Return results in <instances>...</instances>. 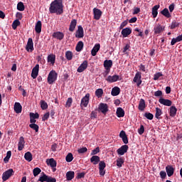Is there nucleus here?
<instances>
[{
    "label": "nucleus",
    "mask_w": 182,
    "mask_h": 182,
    "mask_svg": "<svg viewBox=\"0 0 182 182\" xmlns=\"http://www.w3.org/2000/svg\"><path fill=\"white\" fill-rule=\"evenodd\" d=\"M42 170H41L40 168H35L33 170V174L34 176V177H36L37 176H39V174H41Z\"/></svg>",
    "instance_id": "49530a36"
},
{
    "label": "nucleus",
    "mask_w": 182,
    "mask_h": 182,
    "mask_svg": "<svg viewBox=\"0 0 182 182\" xmlns=\"http://www.w3.org/2000/svg\"><path fill=\"white\" fill-rule=\"evenodd\" d=\"M24 159L25 160H26V161H32V160L33 159V158L32 157V153H31L30 151L26 152L24 154Z\"/></svg>",
    "instance_id": "4c0bfd02"
},
{
    "label": "nucleus",
    "mask_w": 182,
    "mask_h": 182,
    "mask_svg": "<svg viewBox=\"0 0 182 182\" xmlns=\"http://www.w3.org/2000/svg\"><path fill=\"white\" fill-rule=\"evenodd\" d=\"M17 9L18 11H20L21 12L25 11V5L22 1H20L17 4Z\"/></svg>",
    "instance_id": "a19ab883"
},
{
    "label": "nucleus",
    "mask_w": 182,
    "mask_h": 182,
    "mask_svg": "<svg viewBox=\"0 0 182 182\" xmlns=\"http://www.w3.org/2000/svg\"><path fill=\"white\" fill-rule=\"evenodd\" d=\"M86 151H87V148L86 147H82L77 150L79 154H83L84 153H86Z\"/></svg>",
    "instance_id": "bf43d9fd"
},
{
    "label": "nucleus",
    "mask_w": 182,
    "mask_h": 182,
    "mask_svg": "<svg viewBox=\"0 0 182 182\" xmlns=\"http://www.w3.org/2000/svg\"><path fill=\"white\" fill-rule=\"evenodd\" d=\"M117 117H124V109L122 107H118L117 109Z\"/></svg>",
    "instance_id": "2f4dec72"
},
{
    "label": "nucleus",
    "mask_w": 182,
    "mask_h": 182,
    "mask_svg": "<svg viewBox=\"0 0 182 182\" xmlns=\"http://www.w3.org/2000/svg\"><path fill=\"white\" fill-rule=\"evenodd\" d=\"M65 58L68 60H72L73 58V53L70 50H68L65 53Z\"/></svg>",
    "instance_id": "79ce46f5"
},
{
    "label": "nucleus",
    "mask_w": 182,
    "mask_h": 182,
    "mask_svg": "<svg viewBox=\"0 0 182 182\" xmlns=\"http://www.w3.org/2000/svg\"><path fill=\"white\" fill-rule=\"evenodd\" d=\"M29 127L34 130L36 133H38V132H39V125L36 124H30Z\"/></svg>",
    "instance_id": "37998d69"
},
{
    "label": "nucleus",
    "mask_w": 182,
    "mask_h": 182,
    "mask_svg": "<svg viewBox=\"0 0 182 182\" xmlns=\"http://www.w3.org/2000/svg\"><path fill=\"white\" fill-rule=\"evenodd\" d=\"M161 15H164L166 18H171V14L168 11V9L165 8L161 11Z\"/></svg>",
    "instance_id": "c9c22d12"
},
{
    "label": "nucleus",
    "mask_w": 182,
    "mask_h": 182,
    "mask_svg": "<svg viewBox=\"0 0 182 182\" xmlns=\"http://www.w3.org/2000/svg\"><path fill=\"white\" fill-rule=\"evenodd\" d=\"M50 14H55L56 15H62L63 14V0H54L50 4Z\"/></svg>",
    "instance_id": "f257e3e1"
},
{
    "label": "nucleus",
    "mask_w": 182,
    "mask_h": 182,
    "mask_svg": "<svg viewBox=\"0 0 182 182\" xmlns=\"http://www.w3.org/2000/svg\"><path fill=\"white\" fill-rule=\"evenodd\" d=\"M98 110L99 112H102L103 114H106L109 112V106H107V104L100 103Z\"/></svg>",
    "instance_id": "6e6552de"
},
{
    "label": "nucleus",
    "mask_w": 182,
    "mask_h": 182,
    "mask_svg": "<svg viewBox=\"0 0 182 182\" xmlns=\"http://www.w3.org/2000/svg\"><path fill=\"white\" fill-rule=\"evenodd\" d=\"M87 60H84L77 69V72H78V73H82V72H85V70L87 69Z\"/></svg>",
    "instance_id": "9b49d317"
},
{
    "label": "nucleus",
    "mask_w": 182,
    "mask_h": 182,
    "mask_svg": "<svg viewBox=\"0 0 182 182\" xmlns=\"http://www.w3.org/2000/svg\"><path fill=\"white\" fill-rule=\"evenodd\" d=\"M72 103H73V99H72V97H68L65 103V107H70L72 106Z\"/></svg>",
    "instance_id": "864d4df0"
},
{
    "label": "nucleus",
    "mask_w": 182,
    "mask_h": 182,
    "mask_svg": "<svg viewBox=\"0 0 182 182\" xmlns=\"http://www.w3.org/2000/svg\"><path fill=\"white\" fill-rule=\"evenodd\" d=\"M180 26V23L173 21L171 23V25L170 26V29H176V28H178V26Z\"/></svg>",
    "instance_id": "603ef678"
},
{
    "label": "nucleus",
    "mask_w": 182,
    "mask_h": 182,
    "mask_svg": "<svg viewBox=\"0 0 182 182\" xmlns=\"http://www.w3.org/2000/svg\"><path fill=\"white\" fill-rule=\"evenodd\" d=\"M121 33H122L123 38H127V36L129 35H130V33H132V28H125L122 29Z\"/></svg>",
    "instance_id": "b1692460"
},
{
    "label": "nucleus",
    "mask_w": 182,
    "mask_h": 182,
    "mask_svg": "<svg viewBox=\"0 0 182 182\" xmlns=\"http://www.w3.org/2000/svg\"><path fill=\"white\" fill-rule=\"evenodd\" d=\"M124 164V159L123 158H118L117 159V167H122V166Z\"/></svg>",
    "instance_id": "de8ad7c7"
},
{
    "label": "nucleus",
    "mask_w": 182,
    "mask_h": 182,
    "mask_svg": "<svg viewBox=\"0 0 182 182\" xmlns=\"http://www.w3.org/2000/svg\"><path fill=\"white\" fill-rule=\"evenodd\" d=\"M41 107L42 110H46L48 109V102L44 100H41L40 102Z\"/></svg>",
    "instance_id": "c03bdc74"
},
{
    "label": "nucleus",
    "mask_w": 182,
    "mask_h": 182,
    "mask_svg": "<svg viewBox=\"0 0 182 182\" xmlns=\"http://www.w3.org/2000/svg\"><path fill=\"white\" fill-rule=\"evenodd\" d=\"M160 8V5H155L152 8V16L153 18H157V15H159V9Z\"/></svg>",
    "instance_id": "cd10ccee"
},
{
    "label": "nucleus",
    "mask_w": 182,
    "mask_h": 182,
    "mask_svg": "<svg viewBox=\"0 0 182 182\" xmlns=\"http://www.w3.org/2000/svg\"><path fill=\"white\" fill-rule=\"evenodd\" d=\"M95 95L97 97H102V96H103V90L101 88L96 90Z\"/></svg>",
    "instance_id": "3c124183"
},
{
    "label": "nucleus",
    "mask_w": 182,
    "mask_h": 182,
    "mask_svg": "<svg viewBox=\"0 0 182 182\" xmlns=\"http://www.w3.org/2000/svg\"><path fill=\"white\" fill-rule=\"evenodd\" d=\"M161 76H163V73H156L154 75V80H159V79L160 77H161Z\"/></svg>",
    "instance_id": "4d7b16f0"
},
{
    "label": "nucleus",
    "mask_w": 182,
    "mask_h": 182,
    "mask_svg": "<svg viewBox=\"0 0 182 182\" xmlns=\"http://www.w3.org/2000/svg\"><path fill=\"white\" fill-rule=\"evenodd\" d=\"M19 25H21V21H19L18 19L15 20L13 23H12V28L13 29H16V28H18V26H19Z\"/></svg>",
    "instance_id": "09e8293b"
},
{
    "label": "nucleus",
    "mask_w": 182,
    "mask_h": 182,
    "mask_svg": "<svg viewBox=\"0 0 182 182\" xmlns=\"http://www.w3.org/2000/svg\"><path fill=\"white\" fill-rule=\"evenodd\" d=\"M26 50L27 52H33V40H32V38H29L27 42V45L26 46Z\"/></svg>",
    "instance_id": "f8f14e48"
},
{
    "label": "nucleus",
    "mask_w": 182,
    "mask_h": 182,
    "mask_svg": "<svg viewBox=\"0 0 182 182\" xmlns=\"http://www.w3.org/2000/svg\"><path fill=\"white\" fill-rule=\"evenodd\" d=\"M85 176H86V173L85 172L78 173L76 178H77L78 180L80 178H85Z\"/></svg>",
    "instance_id": "052dcab7"
},
{
    "label": "nucleus",
    "mask_w": 182,
    "mask_h": 182,
    "mask_svg": "<svg viewBox=\"0 0 182 182\" xmlns=\"http://www.w3.org/2000/svg\"><path fill=\"white\" fill-rule=\"evenodd\" d=\"M113 66V61L112 60H105L104 61V68H105L107 73H110V69Z\"/></svg>",
    "instance_id": "39448f33"
},
{
    "label": "nucleus",
    "mask_w": 182,
    "mask_h": 182,
    "mask_svg": "<svg viewBox=\"0 0 182 182\" xmlns=\"http://www.w3.org/2000/svg\"><path fill=\"white\" fill-rule=\"evenodd\" d=\"M177 114V108L176 106H171L170 107V116L171 117H174Z\"/></svg>",
    "instance_id": "e433bc0d"
},
{
    "label": "nucleus",
    "mask_w": 182,
    "mask_h": 182,
    "mask_svg": "<svg viewBox=\"0 0 182 182\" xmlns=\"http://www.w3.org/2000/svg\"><path fill=\"white\" fill-rule=\"evenodd\" d=\"M99 50H100V44L97 43L95 45V46L93 47V48L91 50L92 56H96V55H97V52H99Z\"/></svg>",
    "instance_id": "4be33fe9"
},
{
    "label": "nucleus",
    "mask_w": 182,
    "mask_h": 182,
    "mask_svg": "<svg viewBox=\"0 0 182 182\" xmlns=\"http://www.w3.org/2000/svg\"><path fill=\"white\" fill-rule=\"evenodd\" d=\"M35 31L36 33H41L42 32V21H37V23H36Z\"/></svg>",
    "instance_id": "a878e982"
},
{
    "label": "nucleus",
    "mask_w": 182,
    "mask_h": 182,
    "mask_svg": "<svg viewBox=\"0 0 182 182\" xmlns=\"http://www.w3.org/2000/svg\"><path fill=\"white\" fill-rule=\"evenodd\" d=\"M144 117L148 119V120H153V118L154 117V115L150 112H146L144 114Z\"/></svg>",
    "instance_id": "5fc2aeb1"
},
{
    "label": "nucleus",
    "mask_w": 182,
    "mask_h": 182,
    "mask_svg": "<svg viewBox=\"0 0 182 182\" xmlns=\"http://www.w3.org/2000/svg\"><path fill=\"white\" fill-rule=\"evenodd\" d=\"M100 161V157L99 156H92L90 158V162L92 163V164L94 165L98 164Z\"/></svg>",
    "instance_id": "c756f323"
},
{
    "label": "nucleus",
    "mask_w": 182,
    "mask_h": 182,
    "mask_svg": "<svg viewBox=\"0 0 182 182\" xmlns=\"http://www.w3.org/2000/svg\"><path fill=\"white\" fill-rule=\"evenodd\" d=\"M38 75H39V64L36 65V66L33 68L31 72V77H33V79H36V77H38Z\"/></svg>",
    "instance_id": "2eb2a0df"
},
{
    "label": "nucleus",
    "mask_w": 182,
    "mask_h": 182,
    "mask_svg": "<svg viewBox=\"0 0 182 182\" xmlns=\"http://www.w3.org/2000/svg\"><path fill=\"white\" fill-rule=\"evenodd\" d=\"M53 38L58 39V41H62L65 38V34L60 31H57L53 33Z\"/></svg>",
    "instance_id": "412c9836"
},
{
    "label": "nucleus",
    "mask_w": 182,
    "mask_h": 182,
    "mask_svg": "<svg viewBox=\"0 0 182 182\" xmlns=\"http://www.w3.org/2000/svg\"><path fill=\"white\" fill-rule=\"evenodd\" d=\"M105 168H106V163L105 161H100L99 164L100 176L102 177L106 174V170Z\"/></svg>",
    "instance_id": "1a4fd4ad"
},
{
    "label": "nucleus",
    "mask_w": 182,
    "mask_h": 182,
    "mask_svg": "<svg viewBox=\"0 0 182 182\" xmlns=\"http://www.w3.org/2000/svg\"><path fill=\"white\" fill-rule=\"evenodd\" d=\"M112 96H119L120 95V88L119 87H114L111 92Z\"/></svg>",
    "instance_id": "7c9ffc66"
},
{
    "label": "nucleus",
    "mask_w": 182,
    "mask_h": 182,
    "mask_svg": "<svg viewBox=\"0 0 182 182\" xmlns=\"http://www.w3.org/2000/svg\"><path fill=\"white\" fill-rule=\"evenodd\" d=\"M155 97H163V92L161 90H158L154 92Z\"/></svg>",
    "instance_id": "13d9d810"
},
{
    "label": "nucleus",
    "mask_w": 182,
    "mask_h": 182,
    "mask_svg": "<svg viewBox=\"0 0 182 182\" xmlns=\"http://www.w3.org/2000/svg\"><path fill=\"white\" fill-rule=\"evenodd\" d=\"M127 150H129V146L122 145L119 149L117 150V152L119 156H123L125 153H127Z\"/></svg>",
    "instance_id": "9d476101"
},
{
    "label": "nucleus",
    "mask_w": 182,
    "mask_h": 182,
    "mask_svg": "<svg viewBox=\"0 0 182 182\" xmlns=\"http://www.w3.org/2000/svg\"><path fill=\"white\" fill-rule=\"evenodd\" d=\"M43 176H40V178H38V181H41V182H47L48 181V178L49 177L48 176H47L46 174H45V173H42Z\"/></svg>",
    "instance_id": "ea45409f"
},
{
    "label": "nucleus",
    "mask_w": 182,
    "mask_h": 182,
    "mask_svg": "<svg viewBox=\"0 0 182 182\" xmlns=\"http://www.w3.org/2000/svg\"><path fill=\"white\" fill-rule=\"evenodd\" d=\"M83 41H79L76 45L75 50L77 52H82V50H83Z\"/></svg>",
    "instance_id": "473e14b6"
},
{
    "label": "nucleus",
    "mask_w": 182,
    "mask_h": 182,
    "mask_svg": "<svg viewBox=\"0 0 182 182\" xmlns=\"http://www.w3.org/2000/svg\"><path fill=\"white\" fill-rule=\"evenodd\" d=\"M138 133L139 134H143V133H144V126H140V128L138 129Z\"/></svg>",
    "instance_id": "338daca9"
},
{
    "label": "nucleus",
    "mask_w": 182,
    "mask_h": 182,
    "mask_svg": "<svg viewBox=\"0 0 182 182\" xmlns=\"http://www.w3.org/2000/svg\"><path fill=\"white\" fill-rule=\"evenodd\" d=\"M138 109H139V110H140L141 112H143V111L144 110V109H146V101H144V100L141 99V100H139Z\"/></svg>",
    "instance_id": "bb28decb"
},
{
    "label": "nucleus",
    "mask_w": 182,
    "mask_h": 182,
    "mask_svg": "<svg viewBox=\"0 0 182 182\" xmlns=\"http://www.w3.org/2000/svg\"><path fill=\"white\" fill-rule=\"evenodd\" d=\"M47 164L50 166V167L53 168V167H56L57 163L53 158H51L49 159L48 162L47 161Z\"/></svg>",
    "instance_id": "58836bf2"
},
{
    "label": "nucleus",
    "mask_w": 182,
    "mask_h": 182,
    "mask_svg": "<svg viewBox=\"0 0 182 182\" xmlns=\"http://www.w3.org/2000/svg\"><path fill=\"white\" fill-rule=\"evenodd\" d=\"M58 79V73L55 70H51L48 76L47 80L49 85H53Z\"/></svg>",
    "instance_id": "f03ea898"
},
{
    "label": "nucleus",
    "mask_w": 182,
    "mask_h": 182,
    "mask_svg": "<svg viewBox=\"0 0 182 182\" xmlns=\"http://www.w3.org/2000/svg\"><path fill=\"white\" fill-rule=\"evenodd\" d=\"M76 25H77V20L73 19L70 22L69 31L70 32H74L75 29L76 28Z\"/></svg>",
    "instance_id": "5701e85b"
},
{
    "label": "nucleus",
    "mask_w": 182,
    "mask_h": 182,
    "mask_svg": "<svg viewBox=\"0 0 182 182\" xmlns=\"http://www.w3.org/2000/svg\"><path fill=\"white\" fill-rule=\"evenodd\" d=\"M159 174H160L161 178H162V180H164V178H166V177H167V173H166V171H161Z\"/></svg>",
    "instance_id": "e2e57ef3"
},
{
    "label": "nucleus",
    "mask_w": 182,
    "mask_h": 182,
    "mask_svg": "<svg viewBox=\"0 0 182 182\" xmlns=\"http://www.w3.org/2000/svg\"><path fill=\"white\" fill-rule=\"evenodd\" d=\"M163 31H164V26H163L160 24H157L154 28V35H160V33H161V32H163Z\"/></svg>",
    "instance_id": "4468645a"
},
{
    "label": "nucleus",
    "mask_w": 182,
    "mask_h": 182,
    "mask_svg": "<svg viewBox=\"0 0 182 182\" xmlns=\"http://www.w3.org/2000/svg\"><path fill=\"white\" fill-rule=\"evenodd\" d=\"M134 33L136 36H140L143 38V30L141 28H136L134 30Z\"/></svg>",
    "instance_id": "72a5a7b5"
},
{
    "label": "nucleus",
    "mask_w": 182,
    "mask_h": 182,
    "mask_svg": "<svg viewBox=\"0 0 182 182\" xmlns=\"http://www.w3.org/2000/svg\"><path fill=\"white\" fill-rule=\"evenodd\" d=\"M133 82L134 83H136V86L138 87H140V85H141L142 82L141 81V73L140 72H136V73L135 74V76L133 79Z\"/></svg>",
    "instance_id": "20e7f679"
},
{
    "label": "nucleus",
    "mask_w": 182,
    "mask_h": 182,
    "mask_svg": "<svg viewBox=\"0 0 182 182\" xmlns=\"http://www.w3.org/2000/svg\"><path fill=\"white\" fill-rule=\"evenodd\" d=\"M163 114V112L161 111V109L156 107V114H155V117L156 119H160V115Z\"/></svg>",
    "instance_id": "a18cd8bd"
},
{
    "label": "nucleus",
    "mask_w": 182,
    "mask_h": 182,
    "mask_svg": "<svg viewBox=\"0 0 182 182\" xmlns=\"http://www.w3.org/2000/svg\"><path fill=\"white\" fill-rule=\"evenodd\" d=\"M23 147H25V138H23V136H21L19 138V141L18 144V151H22V150H23Z\"/></svg>",
    "instance_id": "f3484780"
},
{
    "label": "nucleus",
    "mask_w": 182,
    "mask_h": 182,
    "mask_svg": "<svg viewBox=\"0 0 182 182\" xmlns=\"http://www.w3.org/2000/svg\"><path fill=\"white\" fill-rule=\"evenodd\" d=\"M14 169H12V168H10V169L6 171L2 175L3 181H6V180H9V178L11 176H14Z\"/></svg>",
    "instance_id": "7ed1b4c3"
},
{
    "label": "nucleus",
    "mask_w": 182,
    "mask_h": 182,
    "mask_svg": "<svg viewBox=\"0 0 182 182\" xmlns=\"http://www.w3.org/2000/svg\"><path fill=\"white\" fill-rule=\"evenodd\" d=\"M47 182H56V178L48 176V178H47Z\"/></svg>",
    "instance_id": "774afa93"
},
{
    "label": "nucleus",
    "mask_w": 182,
    "mask_h": 182,
    "mask_svg": "<svg viewBox=\"0 0 182 182\" xmlns=\"http://www.w3.org/2000/svg\"><path fill=\"white\" fill-rule=\"evenodd\" d=\"M166 171L168 177H171L174 174V168L171 165H168L166 166Z\"/></svg>",
    "instance_id": "aec40b11"
},
{
    "label": "nucleus",
    "mask_w": 182,
    "mask_h": 182,
    "mask_svg": "<svg viewBox=\"0 0 182 182\" xmlns=\"http://www.w3.org/2000/svg\"><path fill=\"white\" fill-rule=\"evenodd\" d=\"M159 102L161 105H164V106L170 107L173 105V102L168 99H164L163 97H160Z\"/></svg>",
    "instance_id": "ddd939ff"
},
{
    "label": "nucleus",
    "mask_w": 182,
    "mask_h": 182,
    "mask_svg": "<svg viewBox=\"0 0 182 182\" xmlns=\"http://www.w3.org/2000/svg\"><path fill=\"white\" fill-rule=\"evenodd\" d=\"M120 79V77L117 75H114L113 76L109 75L107 78L106 80L107 82H109V83H114V82H117Z\"/></svg>",
    "instance_id": "a211bd4d"
},
{
    "label": "nucleus",
    "mask_w": 182,
    "mask_h": 182,
    "mask_svg": "<svg viewBox=\"0 0 182 182\" xmlns=\"http://www.w3.org/2000/svg\"><path fill=\"white\" fill-rule=\"evenodd\" d=\"M90 97V94L87 93L85 95L84 97L81 100L80 107L83 106V107H87V105H89V98Z\"/></svg>",
    "instance_id": "423d86ee"
},
{
    "label": "nucleus",
    "mask_w": 182,
    "mask_h": 182,
    "mask_svg": "<svg viewBox=\"0 0 182 182\" xmlns=\"http://www.w3.org/2000/svg\"><path fill=\"white\" fill-rule=\"evenodd\" d=\"M49 116H50L49 112L46 113L43 115V117H42V121L43 122H46V120H48V119H49Z\"/></svg>",
    "instance_id": "69168bd1"
},
{
    "label": "nucleus",
    "mask_w": 182,
    "mask_h": 182,
    "mask_svg": "<svg viewBox=\"0 0 182 182\" xmlns=\"http://www.w3.org/2000/svg\"><path fill=\"white\" fill-rule=\"evenodd\" d=\"M92 11H93L94 19H95V21H99V19L102 18V15L103 12H102V11L97 8H94Z\"/></svg>",
    "instance_id": "0eeeda50"
},
{
    "label": "nucleus",
    "mask_w": 182,
    "mask_h": 182,
    "mask_svg": "<svg viewBox=\"0 0 182 182\" xmlns=\"http://www.w3.org/2000/svg\"><path fill=\"white\" fill-rule=\"evenodd\" d=\"M30 117H31L32 119H39V114L38 112L33 113V112H31L29 114Z\"/></svg>",
    "instance_id": "6e6d98bb"
},
{
    "label": "nucleus",
    "mask_w": 182,
    "mask_h": 182,
    "mask_svg": "<svg viewBox=\"0 0 182 182\" xmlns=\"http://www.w3.org/2000/svg\"><path fill=\"white\" fill-rule=\"evenodd\" d=\"M119 137L122 139V141L124 144H127L129 143V139L127 138L126 132H124V130L120 132Z\"/></svg>",
    "instance_id": "6ab92c4d"
},
{
    "label": "nucleus",
    "mask_w": 182,
    "mask_h": 182,
    "mask_svg": "<svg viewBox=\"0 0 182 182\" xmlns=\"http://www.w3.org/2000/svg\"><path fill=\"white\" fill-rule=\"evenodd\" d=\"M97 153H100V149H99V147H97L92 151L91 156H95L97 154Z\"/></svg>",
    "instance_id": "680f3d73"
},
{
    "label": "nucleus",
    "mask_w": 182,
    "mask_h": 182,
    "mask_svg": "<svg viewBox=\"0 0 182 182\" xmlns=\"http://www.w3.org/2000/svg\"><path fill=\"white\" fill-rule=\"evenodd\" d=\"M97 112L95 111H92L90 114V119H97Z\"/></svg>",
    "instance_id": "0e129e2a"
},
{
    "label": "nucleus",
    "mask_w": 182,
    "mask_h": 182,
    "mask_svg": "<svg viewBox=\"0 0 182 182\" xmlns=\"http://www.w3.org/2000/svg\"><path fill=\"white\" fill-rule=\"evenodd\" d=\"M65 160L67 163H70L71 161H73V154L72 153L68 154V155L65 157Z\"/></svg>",
    "instance_id": "8fccbe9b"
},
{
    "label": "nucleus",
    "mask_w": 182,
    "mask_h": 182,
    "mask_svg": "<svg viewBox=\"0 0 182 182\" xmlns=\"http://www.w3.org/2000/svg\"><path fill=\"white\" fill-rule=\"evenodd\" d=\"M55 60H56V55L54 54L48 56V62H50L51 65H55Z\"/></svg>",
    "instance_id": "f704fd0d"
},
{
    "label": "nucleus",
    "mask_w": 182,
    "mask_h": 182,
    "mask_svg": "<svg viewBox=\"0 0 182 182\" xmlns=\"http://www.w3.org/2000/svg\"><path fill=\"white\" fill-rule=\"evenodd\" d=\"M85 36V32L83 31V27L82 26H78L77 30L76 31L75 38H83Z\"/></svg>",
    "instance_id": "dca6fc26"
},
{
    "label": "nucleus",
    "mask_w": 182,
    "mask_h": 182,
    "mask_svg": "<svg viewBox=\"0 0 182 182\" xmlns=\"http://www.w3.org/2000/svg\"><path fill=\"white\" fill-rule=\"evenodd\" d=\"M66 178L68 181H70L75 178V171H70L66 173Z\"/></svg>",
    "instance_id": "c85d7f7f"
},
{
    "label": "nucleus",
    "mask_w": 182,
    "mask_h": 182,
    "mask_svg": "<svg viewBox=\"0 0 182 182\" xmlns=\"http://www.w3.org/2000/svg\"><path fill=\"white\" fill-rule=\"evenodd\" d=\"M14 112H16L17 114L22 113V105H21V103L15 102Z\"/></svg>",
    "instance_id": "393cba45"
}]
</instances>
